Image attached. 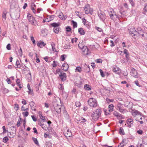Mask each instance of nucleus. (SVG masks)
<instances>
[{"mask_svg": "<svg viewBox=\"0 0 147 147\" xmlns=\"http://www.w3.org/2000/svg\"><path fill=\"white\" fill-rule=\"evenodd\" d=\"M129 1L131 4V5L133 7L134 5V2H133V0H129Z\"/></svg>", "mask_w": 147, "mask_h": 147, "instance_id": "nucleus-62", "label": "nucleus"}, {"mask_svg": "<svg viewBox=\"0 0 147 147\" xmlns=\"http://www.w3.org/2000/svg\"><path fill=\"white\" fill-rule=\"evenodd\" d=\"M98 15L102 21L105 22L106 19V15L104 12L100 10L98 12Z\"/></svg>", "mask_w": 147, "mask_h": 147, "instance_id": "nucleus-6", "label": "nucleus"}, {"mask_svg": "<svg viewBox=\"0 0 147 147\" xmlns=\"http://www.w3.org/2000/svg\"><path fill=\"white\" fill-rule=\"evenodd\" d=\"M101 112L100 109H97L94 111L91 115L92 119L95 121L97 120L100 116Z\"/></svg>", "mask_w": 147, "mask_h": 147, "instance_id": "nucleus-1", "label": "nucleus"}, {"mask_svg": "<svg viewBox=\"0 0 147 147\" xmlns=\"http://www.w3.org/2000/svg\"><path fill=\"white\" fill-rule=\"evenodd\" d=\"M22 114L25 117H26L28 116L29 113L28 111L23 112L22 113Z\"/></svg>", "mask_w": 147, "mask_h": 147, "instance_id": "nucleus-44", "label": "nucleus"}, {"mask_svg": "<svg viewBox=\"0 0 147 147\" xmlns=\"http://www.w3.org/2000/svg\"><path fill=\"white\" fill-rule=\"evenodd\" d=\"M113 71L114 72L118 74H119L121 72L120 69L117 66L114 67Z\"/></svg>", "mask_w": 147, "mask_h": 147, "instance_id": "nucleus-14", "label": "nucleus"}, {"mask_svg": "<svg viewBox=\"0 0 147 147\" xmlns=\"http://www.w3.org/2000/svg\"><path fill=\"white\" fill-rule=\"evenodd\" d=\"M21 121V118H20V119H19L18 120V121L17 122V127H19L20 126V122Z\"/></svg>", "mask_w": 147, "mask_h": 147, "instance_id": "nucleus-51", "label": "nucleus"}, {"mask_svg": "<svg viewBox=\"0 0 147 147\" xmlns=\"http://www.w3.org/2000/svg\"><path fill=\"white\" fill-rule=\"evenodd\" d=\"M30 106L31 107V109L33 111H36V106L35 103L33 101H31L30 104Z\"/></svg>", "mask_w": 147, "mask_h": 147, "instance_id": "nucleus-16", "label": "nucleus"}, {"mask_svg": "<svg viewBox=\"0 0 147 147\" xmlns=\"http://www.w3.org/2000/svg\"><path fill=\"white\" fill-rule=\"evenodd\" d=\"M123 53L124 54L126 55L125 57L127 59H128L129 57V55L127 50L126 49H124Z\"/></svg>", "mask_w": 147, "mask_h": 147, "instance_id": "nucleus-25", "label": "nucleus"}, {"mask_svg": "<svg viewBox=\"0 0 147 147\" xmlns=\"http://www.w3.org/2000/svg\"><path fill=\"white\" fill-rule=\"evenodd\" d=\"M78 38H73L71 39V42L72 43H73L74 42H76Z\"/></svg>", "mask_w": 147, "mask_h": 147, "instance_id": "nucleus-54", "label": "nucleus"}, {"mask_svg": "<svg viewBox=\"0 0 147 147\" xmlns=\"http://www.w3.org/2000/svg\"><path fill=\"white\" fill-rule=\"evenodd\" d=\"M71 22L73 24V26L74 28H76L77 27V24L76 22L74 21V20H72Z\"/></svg>", "mask_w": 147, "mask_h": 147, "instance_id": "nucleus-41", "label": "nucleus"}, {"mask_svg": "<svg viewBox=\"0 0 147 147\" xmlns=\"http://www.w3.org/2000/svg\"><path fill=\"white\" fill-rule=\"evenodd\" d=\"M95 61L97 63H101L102 62V60L100 59H97Z\"/></svg>", "mask_w": 147, "mask_h": 147, "instance_id": "nucleus-45", "label": "nucleus"}, {"mask_svg": "<svg viewBox=\"0 0 147 147\" xmlns=\"http://www.w3.org/2000/svg\"><path fill=\"white\" fill-rule=\"evenodd\" d=\"M84 88L87 90H91V88L90 86L87 84L84 85Z\"/></svg>", "mask_w": 147, "mask_h": 147, "instance_id": "nucleus-28", "label": "nucleus"}, {"mask_svg": "<svg viewBox=\"0 0 147 147\" xmlns=\"http://www.w3.org/2000/svg\"><path fill=\"white\" fill-rule=\"evenodd\" d=\"M16 67L20 68L21 67V65L20 64V62L17 59L16 63Z\"/></svg>", "mask_w": 147, "mask_h": 147, "instance_id": "nucleus-27", "label": "nucleus"}, {"mask_svg": "<svg viewBox=\"0 0 147 147\" xmlns=\"http://www.w3.org/2000/svg\"><path fill=\"white\" fill-rule=\"evenodd\" d=\"M129 30V34L132 35V36L133 35L134 36H135L136 35V33H137V31L135 30V28L134 27H133L131 28Z\"/></svg>", "mask_w": 147, "mask_h": 147, "instance_id": "nucleus-11", "label": "nucleus"}, {"mask_svg": "<svg viewBox=\"0 0 147 147\" xmlns=\"http://www.w3.org/2000/svg\"><path fill=\"white\" fill-rule=\"evenodd\" d=\"M39 116L40 118L41 119V120L43 121V122H45L46 121V119L45 118V117L42 116L41 113L39 112Z\"/></svg>", "mask_w": 147, "mask_h": 147, "instance_id": "nucleus-29", "label": "nucleus"}, {"mask_svg": "<svg viewBox=\"0 0 147 147\" xmlns=\"http://www.w3.org/2000/svg\"><path fill=\"white\" fill-rule=\"evenodd\" d=\"M68 68V65L67 64L64 63L63 64L62 69L65 71H66L67 70Z\"/></svg>", "mask_w": 147, "mask_h": 147, "instance_id": "nucleus-20", "label": "nucleus"}, {"mask_svg": "<svg viewBox=\"0 0 147 147\" xmlns=\"http://www.w3.org/2000/svg\"><path fill=\"white\" fill-rule=\"evenodd\" d=\"M55 17V16L54 15H51V16H49V21H51V20H53L54 19Z\"/></svg>", "mask_w": 147, "mask_h": 147, "instance_id": "nucleus-53", "label": "nucleus"}, {"mask_svg": "<svg viewBox=\"0 0 147 147\" xmlns=\"http://www.w3.org/2000/svg\"><path fill=\"white\" fill-rule=\"evenodd\" d=\"M84 10L86 14L90 13L92 15L93 14V9L92 8H90V5L88 4H87L85 5L84 7Z\"/></svg>", "mask_w": 147, "mask_h": 147, "instance_id": "nucleus-5", "label": "nucleus"}, {"mask_svg": "<svg viewBox=\"0 0 147 147\" xmlns=\"http://www.w3.org/2000/svg\"><path fill=\"white\" fill-rule=\"evenodd\" d=\"M66 30L67 32H69L71 30V28L69 26H67L66 27Z\"/></svg>", "mask_w": 147, "mask_h": 147, "instance_id": "nucleus-46", "label": "nucleus"}, {"mask_svg": "<svg viewBox=\"0 0 147 147\" xmlns=\"http://www.w3.org/2000/svg\"><path fill=\"white\" fill-rule=\"evenodd\" d=\"M59 23H56L55 22L53 23H52L51 24V25L53 27H54V28L55 27H58L59 26Z\"/></svg>", "mask_w": 147, "mask_h": 147, "instance_id": "nucleus-31", "label": "nucleus"}, {"mask_svg": "<svg viewBox=\"0 0 147 147\" xmlns=\"http://www.w3.org/2000/svg\"><path fill=\"white\" fill-rule=\"evenodd\" d=\"M58 17L60 19L63 20H65L66 19V16L64 15L62 12H61L59 13Z\"/></svg>", "mask_w": 147, "mask_h": 147, "instance_id": "nucleus-15", "label": "nucleus"}, {"mask_svg": "<svg viewBox=\"0 0 147 147\" xmlns=\"http://www.w3.org/2000/svg\"><path fill=\"white\" fill-rule=\"evenodd\" d=\"M75 105L77 107H80V106L81 104L80 102H78L76 103Z\"/></svg>", "mask_w": 147, "mask_h": 147, "instance_id": "nucleus-60", "label": "nucleus"}, {"mask_svg": "<svg viewBox=\"0 0 147 147\" xmlns=\"http://www.w3.org/2000/svg\"><path fill=\"white\" fill-rule=\"evenodd\" d=\"M53 30L55 33L58 34L59 32V28L58 27H55L54 28Z\"/></svg>", "mask_w": 147, "mask_h": 147, "instance_id": "nucleus-38", "label": "nucleus"}, {"mask_svg": "<svg viewBox=\"0 0 147 147\" xmlns=\"http://www.w3.org/2000/svg\"><path fill=\"white\" fill-rule=\"evenodd\" d=\"M63 114L65 118L67 119H69V116L66 111H64Z\"/></svg>", "mask_w": 147, "mask_h": 147, "instance_id": "nucleus-35", "label": "nucleus"}, {"mask_svg": "<svg viewBox=\"0 0 147 147\" xmlns=\"http://www.w3.org/2000/svg\"><path fill=\"white\" fill-rule=\"evenodd\" d=\"M59 76L60 77L61 80L62 81H63L66 80V75L65 73H63L62 72H61Z\"/></svg>", "mask_w": 147, "mask_h": 147, "instance_id": "nucleus-13", "label": "nucleus"}, {"mask_svg": "<svg viewBox=\"0 0 147 147\" xmlns=\"http://www.w3.org/2000/svg\"><path fill=\"white\" fill-rule=\"evenodd\" d=\"M137 33H136L137 36H142L143 37L144 36V34L143 33V30H142L141 28L138 27L136 30Z\"/></svg>", "mask_w": 147, "mask_h": 147, "instance_id": "nucleus-9", "label": "nucleus"}, {"mask_svg": "<svg viewBox=\"0 0 147 147\" xmlns=\"http://www.w3.org/2000/svg\"><path fill=\"white\" fill-rule=\"evenodd\" d=\"M131 74L134 77L137 78L139 76L136 70L134 68H132L131 71Z\"/></svg>", "mask_w": 147, "mask_h": 147, "instance_id": "nucleus-8", "label": "nucleus"}, {"mask_svg": "<svg viewBox=\"0 0 147 147\" xmlns=\"http://www.w3.org/2000/svg\"><path fill=\"white\" fill-rule=\"evenodd\" d=\"M27 18L28 21L31 24L35 26L38 25V23L35 20V18L31 14L28 13L27 15Z\"/></svg>", "mask_w": 147, "mask_h": 147, "instance_id": "nucleus-2", "label": "nucleus"}, {"mask_svg": "<svg viewBox=\"0 0 147 147\" xmlns=\"http://www.w3.org/2000/svg\"><path fill=\"white\" fill-rule=\"evenodd\" d=\"M119 134L121 135H124L125 134L124 130L121 127L120 128L119 131Z\"/></svg>", "mask_w": 147, "mask_h": 147, "instance_id": "nucleus-33", "label": "nucleus"}, {"mask_svg": "<svg viewBox=\"0 0 147 147\" xmlns=\"http://www.w3.org/2000/svg\"><path fill=\"white\" fill-rule=\"evenodd\" d=\"M53 51L54 52L56 51V49L55 47V44L54 43H52L51 44Z\"/></svg>", "mask_w": 147, "mask_h": 147, "instance_id": "nucleus-42", "label": "nucleus"}, {"mask_svg": "<svg viewBox=\"0 0 147 147\" xmlns=\"http://www.w3.org/2000/svg\"><path fill=\"white\" fill-rule=\"evenodd\" d=\"M78 32L81 35H84L85 34V32L83 30V28H80L78 29Z\"/></svg>", "mask_w": 147, "mask_h": 147, "instance_id": "nucleus-23", "label": "nucleus"}, {"mask_svg": "<svg viewBox=\"0 0 147 147\" xmlns=\"http://www.w3.org/2000/svg\"><path fill=\"white\" fill-rule=\"evenodd\" d=\"M41 32L44 36H46L47 35V30L45 29H42L41 30Z\"/></svg>", "mask_w": 147, "mask_h": 147, "instance_id": "nucleus-26", "label": "nucleus"}, {"mask_svg": "<svg viewBox=\"0 0 147 147\" xmlns=\"http://www.w3.org/2000/svg\"><path fill=\"white\" fill-rule=\"evenodd\" d=\"M3 18L5 20L6 18V13L3 12L2 14Z\"/></svg>", "mask_w": 147, "mask_h": 147, "instance_id": "nucleus-49", "label": "nucleus"}, {"mask_svg": "<svg viewBox=\"0 0 147 147\" xmlns=\"http://www.w3.org/2000/svg\"><path fill=\"white\" fill-rule=\"evenodd\" d=\"M16 83L17 85L20 88H22V86H21V84H20V80L19 79H17L16 80Z\"/></svg>", "mask_w": 147, "mask_h": 147, "instance_id": "nucleus-34", "label": "nucleus"}, {"mask_svg": "<svg viewBox=\"0 0 147 147\" xmlns=\"http://www.w3.org/2000/svg\"><path fill=\"white\" fill-rule=\"evenodd\" d=\"M59 89L61 90H63V86L62 84H61L58 87Z\"/></svg>", "mask_w": 147, "mask_h": 147, "instance_id": "nucleus-55", "label": "nucleus"}, {"mask_svg": "<svg viewBox=\"0 0 147 147\" xmlns=\"http://www.w3.org/2000/svg\"><path fill=\"white\" fill-rule=\"evenodd\" d=\"M31 40L32 41L33 44L34 45H35V41L34 39V37L32 36L31 37Z\"/></svg>", "mask_w": 147, "mask_h": 147, "instance_id": "nucleus-50", "label": "nucleus"}, {"mask_svg": "<svg viewBox=\"0 0 147 147\" xmlns=\"http://www.w3.org/2000/svg\"><path fill=\"white\" fill-rule=\"evenodd\" d=\"M126 140L123 139L122 142L118 146V147H123L125 145L126 143L125 142Z\"/></svg>", "mask_w": 147, "mask_h": 147, "instance_id": "nucleus-21", "label": "nucleus"}, {"mask_svg": "<svg viewBox=\"0 0 147 147\" xmlns=\"http://www.w3.org/2000/svg\"><path fill=\"white\" fill-rule=\"evenodd\" d=\"M57 62L55 61H54L53 64V67H55L57 66Z\"/></svg>", "mask_w": 147, "mask_h": 147, "instance_id": "nucleus-52", "label": "nucleus"}, {"mask_svg": "<svg viewBox=\"0 0 147 147\" xmlns=\"http://www.w3.org/2000/svg\"><path fill=\"white\" fill-rule=\"evenodd\" d=\"M88 105L91 107L95 108L97 106L96 100L93 98H90L88 101Z\"/></svg>", "mask_w": 147, "mask_h": 147, "instance_id": "nucleus-4", "label": "nucleus"}, {"mask_svg": "<svg viewBox=\"0 0 147 147\" xmlns=\"http://www.w3.org/2000/svg\"><path fill=\"white\" fill-rule=\"evenodd\" d=\"M65 55H61V60L62 61H64L65 60Z\"/></svg>", "mask_w": 147, "mask_h": 147, "instance_id": "nucleus-61", "label": "nucleus"}, {"mask_svg": "<svg viewBox=\"0 0 147 147\" xmlns=\"http://www.w3.org/2000/svg\"><path fill=\"white\" fill-rule=\"evenodd\" d=\"M78 47L80 48L82 50V51L85 53V54L86 55L88 54V49L87 48V47L86 46H83L82 47H80V45H78Z\"/></svg>", "mask_w": 147, "mask_h": 147, "instance_id": "nucleus-10", "label": "nucleus"}, {"mask_svg": "<svg viewBox=\"0 0 147 147\" xmlns=\"http://www.w3.org/2000/svg\"><path fill=\"white\" fill-rule=\"evenodd\" d=\"M82 84V82L81 81H77L75 82V85L78 86V87H80Z\"/></svg>", "mask_w": 147, "mask_h": 147, "instance_id": "nucleus-22", "label": "nucleus"}, {"mask_svg": "<svg viewBox=\"0 0 147 147\" xmlns=\"http://www.w3.org/2000/svg\"><path fill=\"white\" fill-rule=\"evenodd\" d=\"M8 140V139L7 137H5L3 139V141L4 143H6Z\"/></svg>", "mask_w": 147, "mask_h": 147, "instance_id": "nucleus-47", "label": "nucleus"}, {"mask_svg": "<svg viewBox=\"0 0 147 147\" xmlns=\"http://www.w3.org/2000/svg\"><path fill=\"white\" fill-rule=\"evenodd\" d=\"M85 25L88 29H89L90 28V24L89 22H87L86 23Z\"/></svg>", "mask_w": 147, "mask_h": 147, "instance_id": "nucleus-48", "label": "nucleus"}, {"mask_svg": "<svg viewBox=\"0 0 147 147\" xmlns=\"http://www.w3.org/2000/svg\"><path fill=\"white\" fill-rule=\"evenodd\" d=\"M7 49L8 50H10L11 49V45L10 44H8L6 47Z\"/></svg>", "mask_w": 147, "mask_h": 147, "instance_id": "nucleus-57", "label": "nucleus"}, {"mask_svg": "<svg viewBox=\"0 0 147 147\" xmlns=\"http://www.w3.org/2000/svg\"><path fill=\"white\" fill-rule=\"evenodd\" d=\"M53 105L54 107L58 106V105H61L59 104V102H58L57 101H54L53 102Z\"/></svg>", "mask_w": 147, "mask_h": 147, "instance_id": "nucleus-39", "label": "nucleus"}, {"mask_svg": "<svg viewBox=\"0 0 147 147\" xmlns=\"http://www.w3.org/2000/svg\"><path fill=\"white\" fill-rule=\"evenodd\" d=\"M106 100L107 103H109L110 102H113L114 101L113 99H110L108 98H107Z\"/></svg>", "mask_w": 147, "mask_h": 147, "instance_id": "nucleus-43", "label": "nucleus"}, {"mask_svg": "<svg viewBox=\"0 0 147 147\" xmlns=\"http://www.w3.org/2000/svg\"><path fill=\"white\" fill-rule=\"evenodd\" d=\"M32 139L36 144L38 146L39 145L38 141L36 138H32Z\"/></svg>", "mask_w": 147, "mask_h": 147, "instance_id": "nucleus-37", "label": "nucleus"}, {"mask_svg": "<svg viewBox=\"0 0 147 147\" xmlns=\"http://www.w3.org/2000/svg\"><path fill=\"white\" fill-rule=\"evenodd\" d=\"M54 109L58 113H60L61 111V105H58L57 107H54Z\"/></svg>", "mask_w": 147, "mask_h": 147, "instance_id": "nucleus-19", "label": "nucleus"}, {"mask_svg": "<svg viewBox=\"0 0 147 147\" xmlns=\"http://www.w3.org/2000/svg\"><path fill=\"white\" fill-rule=\"evenodd\" d=\"M109 14L111 18L113 19V16L114 15L116 16V18H119L120 17H122V16L120 15H119L118 16L116 15L115 13L113 11V9H111V11H110Z\"/></svg>", "mask_w": 147, "mask_h": 147, "instance_id": "nucleus-7", "label": "nucleus"}, {"mask_svg": "<svg viewBox=\"0 0 147 147\" xmlns=\"http://www.w3.org/2000/svg\"><path fill=\"white\" fill-rule=\"evenodd\" d=\"M81 120H82V121L80 122V123H84L86 121V119L83 117H81Z\"/></svg>", "mask_w": 147, "mask_h": 147, "instance_id": "nucleus-59", "label": "nucleus"}, {"mask_svg": "<svg viewBox=\"0 0 147 147\" xmlns=\"http://www.w3.org/2000/svg\"><path fill=\"white\" fill-rule=\"evenodd\" d=\"M113 115L117 117L122 118V116L121 114H120L118 112L115 111L113 113Z\"/></svg>", "mask_w": 147, "mask_h": 147, "instance_id": "nucleus-24", "label": "nucleus"}, {"mask_svg": "<svg viewBox=\"0 0 147 147\" xmlns=\"http://www.w3.org/2000/svg\"><path fill=\"white\" fill-rule=\"evenodd\" d=\"M70 46L67 45H65L64 47V48L65 49H69L70 48Z\"/></svg>", "mask_w": 147, "mask_h": 147, "instance_id": "nucleus-58", "label": "nucleus"}, {"mask_svg": "<svg viewBox=\"0 0 147 147\" xmlns=\"http://www.w3.org/2000/svg\"><path fill=\"white\" fill-rule=\"evenodd\" d=\"M137 132L139 134H142V131L140 129L137 131Z\"/></svg>", "mask_w": 147, "mask_h": 147, "instance_id": "nucleus-64", "label": "nucleus"}, {"mask_svg": "<svg viewBox=\"0 0 147 147\" xmlns=\"http://www.w3.org/2000/svg\"><path fill=\"white\" fill-rule=\"evenodd\" d=\"M132 115L135 118L137 121H138L139 118L142 115V113L138 110H132L131 111Z\"/></svg>", "mask_w": 147, "mask_h": 147, "instance_id": "nucleus-3", "label": "nucleus"}, {"mask_svg": "<svg viewBox=\"0 0 147 147\" xmlns=\"http://www.w3.org/2000/svg\"><path fill=\"white\" fill-rule=\"evenodd\" d=\"M64 133V135L67 138L70 137L72 136L71 132L69 129H67L66 131L65 130Z\"/></svg>", "mask_w": 147, "mask_h": 147, "instance_id": "nucleus-12", "label": "nucleus"}, {"mask_svg": "<svg viewBox=\"0 0 147 147\" xmlns=\"http://www.w3.org/2000/svg\"><path fill=\"white\" fill-rule=\"evenodd\" d=\"M127 123L129 125L130 124L131 125H133V120L131 119H129L127 121Z\"/></svg>", "mask_w": 147, "mask_h": 147, "instance_id": "nucleus-32", "label": "nucleus"}, {"mask_svg": "<svg viewBox=\"0 0 147 147\" xmlns=\"http://www.w3.org/2000/svg\"><path fill=\"white\" fill-rule=\"evenodd\" d=\"M122 105L120 103H119L117 105V107L118 109V110L121 113H124V110L122 108Z\"/></svg>", "mask_w": 147, "mask_h": 147, "instance_id": "nucleus-17", "label": "nucleus"}, {"mask_svg": "<svg viewBox=\"0 0 147 147\" xmlns=\"http://www.w3.org/2000/svg\"><path fill=\"white\" fill-rule=\"evenodd\" d=\"M37 45L40 48H42L43 47L45 46L46 44L44 42L41 41H40L39 42L37 43Z\"/></svg>", "mask_w": 147, "mask_h": 147, "instance_id": "nucleus-18", "label": "nucleus"}, {"mask_svg": "<svg viewBox=\"0 0 147 147\" xmlns=\"http://www.w3.org/2000/svg\"><path fill=\"white\" fill-rule=\"evenodd\" d=\"M113 105L112 104H111L109 106V112H111L113 111Z\"/></svg>", "mask_w": 147, "mask_h": 147, "instance_id": "nucleus-30", "label": "nucleus"}, {"mask_svg": "<svg viewBox=\"0 0 147 147\" xmlns=\"http://www.w3.org/2000/svg\"><path fill=\"white\" fill-rule=\"evenodd\" d=\"M27 87L29 91H28V94H33L32 92L31 91V89L30 88V86L29 84L27 85Z\"/></svg>", "mask_w": 147, "mask_h": 147, "instance_id": "nucleus-40", "label": "nucleus"}, {"mask_svg": "<svg viewBox=\"0 0 147 147\" xmlns=\"http://www.w3.org/2000/svg\"><path fill=\"white\" fill-rule=\"evenodd\" d=\"M100 75H101V76L102 77H104L105 76V75L104 74V73L102 71L101 69H100Z\"/></svg>", "mask_w": 147, "mask_h": 147, "instance_id": "nucleus-56", "label": "nucleus"}, {"mask_svg": "<svg viewBox=\"0 0 147 147\" xmlns=\"http://www.w3.org/2000/svg\"><path fill=\"white\" fill-rule=\"evenodd\" d=\"M144 10L145 11H147V3L145 4V7L144 8Z\"/></svg>", "mask_w": 147, "mask_h": 147, "instance_id": "nucleus-63", "label": "nucleus"}, {"mask_svg": "<svg viewBox=\"0 0 147 147\" xmlns=\"http://www.w3.org/2000/svg\"><path fill=\"white\" fill-rule=\"evenodd\" d=\"M82 71V68L80 67H76L75 70V71L76 72H78L80 73H81Z\"/></svg>", "mask_w": 147, "mask_h": 147, "instance_id": "nucleus-36", "label": "nucleus"}]
</instances>
